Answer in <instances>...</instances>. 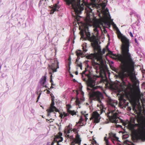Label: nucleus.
<instances>
[{
    "mask_svg": "<svg viewBox=\"0 0 145 145\" xmlns=\"http://www.w3.org/2000/svg\"><path fill=\"white\" fill-rule=\"evenodd\" d=\"M69 138L72 141L70 144L71 145H75L76 144L78 145H80L81 139L78 133L76 134L75 138H74L72 135H71L69 137Z\"/></svg>",
    "mask_w": 145,
    "mask_h": 145,
    "instance_id": "obj_11",
    "label": "nucleus"
},
{
    "mask_svg": "<svg viewBox=\"0 0 145 145\" xmlns=\"http://www.w3.org/2000/svg\"><path fill=\"white\" fill-rule=\"evenodd\" d=\"M95 143H96V142H95Z\"/></svg>",
    "mask_w": 145,
    "mask_h": 145,
    "instance_id": "obj_60",
    "label": "nucleus"
},
{
    "mask_svg": "<svg viewBox=\"0 0 145 145\" xmlns=\"http://www.w3.org/2000/svg\"><path fill=\"white\" fill-rule=\"evenodd\" d=\"M108 54L112 58L119 61L122 63V69L123 72L120 73L118 76L123 83H125L123 81L124 78L128 77L133 82L136 83L138 81L133 73L135 69L131 64H129V62L123 54H114L109 50Z\"/></svg>",
    "mask_w": 145,
    "mask_h": 145,
    "instance_id": "obj_1",
    "label": "nucleus"
},
{
    "mask_svg": "<svg viewBox=\"0 0 145 145\" xmlns=\"http://www.w3.org/2000/svg\"><path fill=\"white\" fill-rule=\"evenodd\" d=\"M128 126L131 131L133 140H138L145 138V126H141L137 124L134 125L131 123H129Z\"/></svg>",
    "mask_w": 145,
    "mask_h": 145,
    "instance_id": "obj_5",
    "label": "nucleus"
},
{
    "mask_svg": "<svg viewBox=\"0 0 145 145\" xmlns=\"http://www.w3.org/2000/svg\"><path fill=\"white\" fill-rule=\"evenodd\" d=\"M135 42L136 43H137V44H138V42H137V39H135Z\"/></svg>",
    "mask_w": 145,
    "mask_h": 145,
    "instance_id": "obj_45",
    "label": "nucleus"
},
{
    "mask_svg": "<svg viewBox=\"0 0 145 145\" xmlns=\"http://www.w3.org/2000/svg\"><path fill=\"white\" fill-rule=\"evenodd\" d=\"M86 29L85 30V32L86 35V38L89 41L91 42H92L91 43L92 46L94 50L97 51V54L98 55L99 54H101V48L100 46H99L97 42H96L97 37L94 34H92L91 36L90 33L87 31H88V28L87 27L86 28Z\"/></svg>",
    "mask_w": 145,
    "mask_h": 145,
    "instance_id": "obj_6",
    "label": "nucleus"
},
{
    "mask_svg": "<svg viewBox=\"0 0 145 145\" xmlns=\"http://www.w3.org/2000/svg\"><path fill=\"white\" fill-rule=\"evenodd\" d=\"M129 35H130L132 37H133V34L132 33V32H129Z\"/></svg>",
    "mask_w": 145,
    "mask_h": 145,
    "instance_id": "obj_38",
    "label": "nucleus"
},
{
    "mask_svg": "<svg viewBox=\"0 0 145 145\" xmlns=\"http://www.w3.org/2000/svg\"><path fill=\"white\" fill-rule=\"evenodd\" d=\"M107 101L108 104L110 106V111L107 114L110 121L112 123H116L120 121L125 126L127 125L128 126L129 123L127 122L124 121L119 118V112L117 109V108L116 107L117 105V101L112 100L110 97H108L107 98Z\"/></svg>",
    "mask_w": 145,
    "mask_h": 145,
    "instance_id": "obj_2",
    "label": "nucleus"
},
{
    "mask_svg": "<svg viewBox=\"0 0 145 145\" xmlns=\"http://www.w3.org/2000/svg\"><path fill=\"white\" fill-rule=\"evenodd\" d=\"M120 103L119 104V105L120 106H121L123 105V104L125 102V100L124 99L123 97L122 96L121 97L120 99Z\"/></svg>",
    "mask_w": 145,
    "mask_h": 145,
    "instance_id": "obj_20",
    "label": "nucleus"
},
{
    "mask_svg": "<svg viewBox=\"0 0 145 145\" xmlns=\"http://www.w3.org/2000/svg\"><path fill=\"white\" fill-rule=\"evenodd\" d=\"M93 26L95 27V29H94V31L98 32V31L97 27H99V25L97 24H94Z\"/></svg>",
    "mask_w": 145,
    "mask_h": 145,
    "instance_id": "obj_25",
    "label": "nucleus"
},
{
    "mask_svg": "<svg viewBox=\"0 0 145 145\" xmlns=\"http://www.w3.org/2000/svg\"><path fill=\"white\" fill-rule=\"evenodd\" d=\"M75 74L76 75H78V72L77 71H76L75 72Z\"/></svg>",
    "mask_w": 145,
    "mask_h": 145,
    "instance_id": "obj_48",
    "label": "nucleus"
},
{
    "mask_svg": "<svg viewBox=\"0 0 145 145\" xmlns=\"http://www.w3.org/2000/svg\"><path fill=\"white\" fill-rule=\"evenodd\" d=\"M87 89L88 90H90L91 89L90 88H87Z\"/></svg>",
    "mask_w": 145,
    "mask_h": 145,
    "instance_id": "obj_53",
    "label": "nucleus"
},
{
    "mask_svg": "<svg viewBox=\"0 0 145 145\" xmlns=\"http://www.w3.org/2000/svg\"><path fill=\"white\" fill-rule=\"evenodd\" d=\"M86 71H84L81 74L82 79L83 81L86 82L88 87L92 89L93 88L98 77L95 76H92L89 73L86 74H85Z\"/></svg>",
    "mask_w": 145,
    "mask_h": 145,
    "instance_id": "obj_7",
    "label": "nucleus"
},
{
    "mask_svg": "<svg viewBox=\"0 0 145 145\" xmlns=\"http://www.w3.org/2000/svg\"><path fill=\"white\" fill-rule=\"evenodd\" d=\"M59 8V7L57 5V4H54L52 8V9L50 11V14H53L55 12L58 11Z\"/></svg>",
    "mask_w": 145,
    "mask_h": 145,
    "instance_id": "obj_16",
    "label": "nucleus"
},
{
    "mask_svg": "<svg viewBox=\"0 0 145 145\" xmlns=\"http://www.w3.org/2000/svg\"><path fill=\"white\" fill-rule=\"evenodd\" d=\"M133 109L135 111V112H137V110L135 108V106H133Z\"/></svg>",
    "mask_w": 145,
    "mask_h": 145,
    "instance_id": "obj_37",
    "label": "nucleus"
},
{
    "mask_svg": "<svg viewBox=\"0 0 145 145\" xmlns=\"http://www.w3.org/2000/svg\"><path fill=\"white\" fill-rule=\"evenodd\" d=\"M47 145H51V144H50V142H47Z\"/></svg>",
    "mask_w": 145,
    "mask_h": 145,
    "instance_id": "obj_46",
    "label": "nucleus"
},
{
    "mask_svg": "<svg viewBox=\"0 0 145 145\" xmlns=\"http://www.w3.org/2000/svg\"><path fill=\"white\" fill-rule=\"evenodd\" d=\"M59 117L61 118V119L63 118L64 117L63 115V113H61L60 114Z\"/></svg>",
    "mask_w": 145,
    "mask_h": 145,
    "instance_id": "obj_35",
    "label": "nucleus"
},
{
    "mask_svg": "<svg viewBox=\"0 0 145 145\" xmlns=\"http://www.w3.org/2000/svg\"><path fill=\"white\" fill-rule=\"evenodd\" d=\"M66 137H67L68 138H69V137L70 136L69 134H66Z\"/></svg>",
    "mask_w": 145,
    "mask_h": 145,
    "instance_id": "obj_40",
    "label": "nucleus"
},
{
    "mask_svg": "<svg viewBox=\"0 0 145 145\" xmlns=\"http://www.w3.org/2000/svg\"><path fill=\"white\" fill-rule=\"evenodd\" d=\"M134 94L132 93L128 92L126 95V96L127 98H132L133 97Z\"/></svg>",
    "mask_w": 145,
    "mask_h": 145,
    "instance_id": "obj_24",
    "label": "nucleus"
},
{
    "mask_svg": "<svg viewBox=\"0 0 145 145\" xmlns=\"http://www.w3.org/2000/svg\"><path fill=\"white\" fill-rule=\"evenodd\" d=\"M91 2L94 3L95 2L96 0H90Z\"/></svg>",
    "mask_w": 145,
    "mask_h": 145,
    "instance_id": "obj_43",
    "label": "nucleus"
},
{
    "mask_svg": "<svg viewBox=\"0 0 145 145\" xmlns=\"http://www.w3.org/2000/svg\"><path fill=\"white\" fill-rule=\"evenodd\" d=\"M89 98L91 101H97L101 104V100L103 98V96L101 92L97 91L90 93Z\"/></svg>",
    "mask_w": 145,
    "mask_h": 145,
    "instance_id": "obj_8",
    "label": "nucleus"
},
{
    "mask_svg": "<svg viewBox=\"0 0 145 145\" xmlns=\"http://www.w3.org/2000/svg\"><path fill=\"white\" fill-rule=\"evenodd\" d=\"M141 126H145V122L143 123L142 125H141Z\"/></svg>",
    "mask_w": 145,
    "mask_h": 145,
    "instance_id": "obj_41",
    "label": "nucleus"
},
{
    "mask_svg": "<svg viewBox=\"0 0 145 145\" xmlns=\"http://www.w3.org/2000/svg\"><path fill=\"white\" fill-rule=\"evenodd\" d=\"M100 115L97 112H93L92 114L91 117L90 118V120H93L94 122L97 123L100 121Z\"/></svg>",
    "mask_w": 145,
    "mask_h": 145,
    "instance_id": "obj_14",
    "label": "nucleus"
},
{
    "mask_svg": "<svg viewBox=\"0 0 145 145\" xmlns=\"http://www.w3.org/2000/svg\"><path fill=\"white\" fill-rule=\"evenodd\" d=\"M81 113L82 115L80 116L79 120L78 121V123L80 124L81 126H83V123H82V121H84V119L83 118V117L85 118L86 121L88 119L87 118L88 116V114H86V112H81Z\"/></svg>",
    "mask_w": 145,
    "mask_h": 145,
    "instance_id": "obj_15",
    "label": "nucleus"
},
{
    "mask_svg": "<svg viewBox=\"0 0 145 145\" xmlns=\"http://www.w3.org/2000/svg\"><path fill=\"white\" fill-rule=\"evenodd\" d=\"M96 57L97 61H99V63H98L97 62H94V63L95 65H97L99 66V68L100 70V74H101L102 73H104L105 72L104 68L102 66H101L100 65V64H103V62L102 59V56L98 54V55L97 54H96Z\"/></svg>",
    "mask_w": 145,
    "mask_h": 145,
    "instance_id": "obj_9",
    "label": "nucleus"
},
{
    "mask_svg": "<svg viewBox=\"0 0 145 145\" xmlns=\"http://www.w3.org/2000/svg\"><path fill=\"white\" fill-rule=\"evenodd\" d=\"M29 129H30V130H32V129L31 128H29Z\"/></svg>",
    "mask_w": 145,
    "mask_h": 145,
    "instance_id": "obj_54",
    "label": "nucleus"
},
{
    "mask_svg": "<svg viewBox=\"0 0 145 145\" xmlns=\"http://www.w3.org/2000/svg\"><path fill=\"white\" fill-rule=\"evenodd\" d=\"M59 62L57 60H54V63L51 65H48L49 69L51 70L52 72H54L57 71V69L59 68Z\"/></svg>",
    "mask_w": 145,
    "mask_h": 145,
    "instance_id": "obj_13",
    "label": "nucleus"
},
{
    "mask_svg": "<svg viewBox=\"0 0 145 145\" xmlns=\"http://www.w3.org/2000/svg\"><path fill=\"white\" fill-rule=\"evenodd\" d=\"M110 136V137H112L114 138L116 140H118V138L116 136V134L112 133H111L109 134Z\"/></svg>",
    "mask_w": 145,
    "mask_h": 145,
    "instance_id": "obj_21",
    "label": "nucleus"
},
{
    "mask_svg": "<svg viewBox=\"0 0 145 145\" xmlns=\"http://www.w3.org/2000/svg\"><path fill=\"white\" fill-rule=\"evenodd\" d=\"M76 55L77 56V58L76 60V62H77L78 59H80L79 57L82 56L84 54L82 52V51L80 50H78L76 52Z\"/></svg>",
    "mask_w": 145,
    "mask_h": 145,
    "instance_id": "obj_17",
    "label": "nucleus"
},
{
    "mask_svg": "<svg viewBox=\"0 0 145 145\" xmlns=\"http://www.w3.org/2000/svg\"><path fill=\"white\" fill-rule=\"evenodd\" d=\"M72 131V130L65 129L64 130V132L66 134H69L71 131Z\"/></svg>",
    "mask_w": 145,
    "mask_h": 145,
    "instance_id": "obj_27",
    "label": "nucleus"
},
{
    "mask_svg": "<svg viewBox=\"0 0 145 145\" xmlns=\"http://www.w3.org/2000/svg\"><path fill=\"white\" fill-rule=\"evenodd\" d=\"M63 113L64 117H66L69 115V114L68 113H66L65 112H63Z\"/></svg>",
    "mask_w": 145,
    "mask_h": 145,
    "instance_id": "obj_32",
    "label": "nucleus"
},
{
    "mask_svg": "<svg viewBox=\"0 0 145 145\" xmlns=\"http://www.w3.org/2000/svg\"><path fill=\"white\" fill-rule=\"evenodd\" d=\"M46 77L45 76H43L42 77L40 80V83L43 87H46L45 84V83L46 82Z\"/></svg>",
    "mask_w": 145,
    "mask_h": 145,
    "instance_id": "obj_18",
    "label": "nucleus"
},
{
    "mask_svg": "<svg viewBox=\"0 0 145 145\" xmlns=\"http://www.w3.org/2000/svg\"><path fill=\"white\" fill-rule=\"evenodd\" d=\"M131 14H132V13H131V14H130V15H131Z\"/></svg>",
    "mask_w": 145,
    "mask_h": 145,
    "instance_id": "obj_58",
    "label": "nucleus"
},
{
    "mask_svg": "<svg viewBox=\"0 0 145 145\" xmlns=\"http://www.w3.org/2000/svg\"><path fill=\"white\" fill-rule=\"evenodd\" d=\"M54 98L52 97V103L50 105V106L49 109L47 110L48 112V116H49L50 115V113L54 112V111L56 112H59V111L55 106H54Z\"/></svg>",
    "mask_w": 145,
    "mask_h": 145,
    "instance_id": "obj_12",
    "label": "nucleus"
},
{
    "mask_svg": "<svg viewBox=\"0 0 145 145\" xmlns=\"http://www.w3.org/2000/svg\"><path fill=\"white\" fill-rule=\"evenodd\" d=\"M77 66L79 67L81 69H82V63H80V64H77Z\"/></svg>",
    "mask_w": 145,
    "mask_h": 145,
    "instance_id": "obj_33",
    "label": "nucleus"
},
{
    "mask_svg": "<svg viewBox=\"0 0 145 145\" xmlns=\"http://www.w3.org/2000/svg\"><path fill=\"white\" fill-rule=\"evenodd\" d=\"M106 51V49L105 48H104L103 49V50L102 51L101 50V54H99L98 55H101V56H102V55L103 54H104L105 53Z\"/></svg>",
    "mask_w": 145,
    "mask_h": 145,
    "instance_id": "obj_28",
    "label": "nucleus"
},
{
    "mask_svg": "<svg viewBox=\"0 0 145 145\" xmlns=\"http://www.w3.org/2000/svg\"><path fill=\"white\" fill-rule=\"evenodd\" d=\"M104 112V111L103 110H101V113H102L103 112Z\"/></svg>",
    "mask_w": 145,
    "mask_h": 145,
    "instance_id": "obj_50",
    "label": "nucleus"
},
{
    "mask_svg": "<svg viewBox=\"0 0 145 145\" xmlns=\"http://www.w3.org/2000/svg\"><path fill=\"white\" fill-rule=\"evenodd\" d=\"M49 74H51V76H52V72H49Z\"/></svg>",
    "mask_w": 145,
    "mask_h": 145,
    "instance_id": "obj_52",
    "label": "nucleus"
},
{
    "mask_svg": "<svg viewBox=\"0 0 145 145\" xmlns=\"http://www.w3.org/2000/svg\"><path fill=\"white\" fill-rule=\"evenodd\" d=\"M83 50V51H84V52H86V51H87V50H86L84 49V47H83V48H82Z\"/></svg>",
    "mask_w": 145,
    "mask_h": 145,
    "instance_id": "obj_44",
    "label": "nucleus"
},
{
    "mask_svg": "<svg viewBox=\"0 0 145 145\" xmlns=\"http://www.w3.org/2000/svg\"><path fill=\"white\" fill-rule=\"evenodd\" d=\"M87 18H90V14H89L88 12H87Z\"/></svg>",
    "mask_w": 145,
    "mask_h": 145,
    "instance_id": "obj_36",
    "label": "nucleus"
},
{
    "mask_svg": "<svg viewBox=\"0 0 145 145\" xmlns=\"http://www.w3.org/2000/svg\"><path fill=\"white\" fill-rule=\"evenodd\" d=\"M113 25L114 26V27H116V25L115 24H114V23H113Z\"/></svg>",
    "mask_w": 145,
    "mask_h": 145,
    "instance_id": "obj_49",
    "label": "nucleus"
},
{
    "mask_svg": "<svg viewBox=\"0 0 145 145\" xmlns=\"http://www.w3.org/2000/svg\"><path fill=\"white\" fill-rule=\"evenodd\" d=\"M88 58L89 59H91L92 58V56L91 55H89L88 56Z\"/></svg>",
    "mask_w": 145,
    "mask_h": 145,
    "instance_id": "obj_39",
    "label": "nucleus"
},
{
    "mask_svg": "<svg viewBox=\"0 0 145 145\" xmlns=\"http://www.w3.org/2000/svg\"><path fill=\"white\" fill-rule=\"evenodd\" d=\"M71 108V106L70 105H67V112H68L69 110H70V108Z\"/></svg>",
    "mask_w": 145,
    "mask_h": 145,
    "instance_id": "obj_29",
    "label": "nucleus"
},
{
    "mask_svg": "<svg viewBox=\"0 0 145 145\" xmlns=\"http://www.w3.org/2000/svg\"><path fill=\"white\" fill-rule=\"evenodd\" d=\"M104 1H107V0H104Z\"/></svg>",
    "mask_w": 145,
    "mask_h": 145,
    "instance_id": "obj_55",
    "label": "nucleus"
},
{
    "mask_svg": "<svg viewBox=\"0 0 145 145\" xmlns=\"http://www.w3.org/2000/svg\"><path fill=\"white\" fill-rule=\"evenodd\" d=\"M131 14H132V13H131V14H130V15H131Z\"/></svg>",
    "mask_w": 145,
    "mask_h": 145,
    "instance_id": "obj_59",
    "label": "nucleus"
},
{
    "mask_svg": "<svg viewBox=\"0 0 145 145\" xmlns=\"http://www.w3.org/2000/svg\"><path fill=\"white\" fill-rule=\"evenodd\" d=\"M90 9V10L91 11H92V10H91V9Z\"/></svg>",
    "mask_w": 145,
    "mask_h": 145,
    "instance_id": "obj_56",
    "label": "nucleus"
},
{
    "mask_svg": "<svg viewBox=\"0 0 145 145\" xmlns=\"http://www.w3.org/2000/svg\"><path fill=\"white\" fill-rule=\"evenodd\" d=\"M40 94H41V93H40V94L38 96L37 98V102L38 100L39 99V98L40 97Z\"/></svg>",
    "mask_w": 145,
    "mask_h": 145,
    "instance_id": "obj_42",
    "label": "nucleus"
},
{
    "mask_svg": "<svg viewBox=\"0 0 145 145\" xmlns=\"http://www.w3.org/2000/svg\"><path fill=\"white\" fill-rule=\"evenodd\" d=\"M67 65L69 69H70V65L71 63V57L69 56L67 61Z\"/></svg>",
    "mask_w": 145,
    "mask_h": 145,
    "instance_id": "obj_22",
    "label": "nucleus"
},
{
    "mask_svg": "<svg viewBox=\"0 0 145 145\" xmlns=\"http://www.w3.org/2000/svg\"><path fill=\"white\" fill-rule=\"evenodd\" d=\"M50 93V91L48 90H47V94H49Z\"/></svg>",
    "mask_w": 145,
    "mask_h": 145,
    "instance_id": "obj_47",
    "label": "nucleus"
},
{
    "mask_svg": "<svg viewBox=\"0 0 145 145\" xmlns=\"http://www.w3.org/2000/svg\"><path fill=\"white\" fill-rule=\"evenodd\" d=\"M67 4L72 5V8L74 10L73 13L75 14H73V16L75 18V20L78 21H79L80 16L79 15L81 13V11L84 9L85 6H87V3L84 0H65Z\"/></svg>",
    "mask_w": 145,
    "mask_h": 145,
    "instance_id": "obj_4",
    "label": "nucleus"
},
{
    "mask_svg": "<svg viewBox=\"0 0 145 145\" xmlns=\"http://www.w3.org/2000/svg\"><path fill=\"white\" fill-rule=\"evenodd\" d=\"M137 121H138V122H139V120H137Z\"/></svg>",
    "mask_w": 145,
    "mask_h": 145,
    "instance_id": "obj_57",
    "label": "nucleus"
},
{
    "mask_svg": "<svg viewBox=\"0 0 145 145\" xmlns=\"http://www.w3.org/2000/svg\"><path fill=\"white\" fill-rule=\"evenodd\" d=\"M65 129L72 130V126L71 124H69L65 128Z\"/></svg>",
    "mask_w": 145,
    "mask_h": 145,
    "instance_id": "obj_26",
    "label": "nucleus"
},
{
    "mask_svg": "<svg viewBox=\"0 0 145 145\" xmlns=\"http://www.w3.org/2000/svg\"><path fill=\"white\" fill-rule=\"evenodd\" d=\"M76 105H79L80 103V102L78 99H77L76 101Z\"/></svg>",
    "mask_w": 145,
    "mask_h": 145,
    "instance_id": "obj_30",
    "label": "nucleus"
},
{
    "mask_svg": "<svg viewBox=\"0 0 145 145\" xmlns=\"http://www.w3.org/2000/svg\"><path fill=\"white\" fill-rule=\"evenodd\" d=\"M140 95V92H138L137 93H135L134 94V95L135 96H139Z\"/></svg>",
    "mask_w": 145,
    "mask_h": 145,
    "instance_id": "obj_34",
    "label": "nucleus"
},
{
    "mask_svg": "<svg viewBox=\"0 0 145 145\" xmlns=\"http://www.w3.org/2000/svg\"><path fill=\"white\" fill-rule=\"evenodd\" d=\"M117 31L118 37L121 39L122 43L121 47V54L135 69V62L132 58L131 54L129 52V40L126 37L123 36L119 30Z\"/></svg>",
    "mask_w": 145,
    "mask_h": 145,
    "instance_id": "obj_3",
    "label": "nucleus"
},
{
    "mask_svg": "<svg viewBox=\"0 0 145 145\" xmlns=\"http://www.w3.org/2000/svg\"><path fill=\"white\" fill-rule=\"evenodd\" d=\"M67 112L69 114H71V115L72 116H73L74 115H76V112H75L74 110H69Z\"/></svg>",
    "mask_w": 145,
    "mask_h": 145,
    "instance_id": "obj_23",
    "label": "nucleus"
},
{
    "mask_svg": "<svg viewBox=\"0 0 145 145\" xmlns=\"http://www.w3.org/2000/svg\"><path fill=\"white\" fill-rule=\"evenodd\" d=\"M88 27L87 26H86L84 28V30H81L80 31V35L81 36V38H83L84 37V32H85V34H86V32H85V30H86V27ZM88 31H88L89 32V29H88Z\"/></svg>",
    "mask_w": 145,
    "mask_h": 145,
    "instance_id": "obj_19",
    "label": "nucleus"
},
{
    "mask_svg": "<svg viewBox=\"0 0 145 145\" xmlns=\"http://www.w3.org/2000/svg\"><path fill=\"white\" fill-rule=\"evenodd\" d=\"M70 76H71L72 77H73V75H72V74H70Z\"/></svg>",
    "mask_w": 145,
    "mask_h": 145,
    "instance_id": "obj_51",
    "label": "nucleus"
},
{
    "mask_svg": "<svg viewBox=\"0 0 145 145\" xmlns=\"http://www.w3.org/2000/svg\"><path fill=\"white\" fill-rule=\"evenodd\" d=\"M72 131H73L75 134H77V133H78V131L77 129H72Z\"/></svg>",
    "mask_w": 145,
    "mask_h": 145,
    "instance_id": "obj_31",
    "label": "nucleus"
},
{
    "mask_svg": "<svg viewBox=\"0 0 145 145\" xmlns=\"http://www.w3.org/2000/svg\"><path fill=\"white\" fill-rule=\"evenodd\" d=\"M62 136V133L61 132H59L56 135H55L53 140L51 143V145H54L55 143H56L57 145H61L59 143L63 140Z\"/></svg>",
    "mask_w": 145,
    "mask_h": 145,
    "instance_id": "obj_10",
    "label": "nucleus"
}]
</instances>
